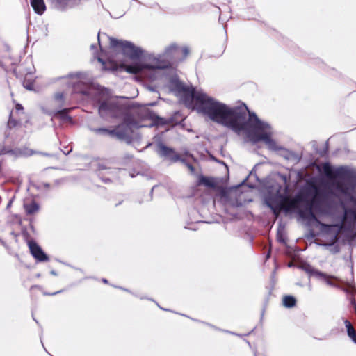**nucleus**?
Wrapping results in <instances>:
<instances>
[{"mask_svg":"<svg viewBox=\"0 0 356 356\" xmlns=\"http://www.w3.org/2000/svg\"><path fill=\"white\" fill-rule=\"evenodd\" d=\"M16 108L19 110V109H22L23 108H22V106L21 104H18L16 105Z\"/></svg>","mask_w":356,"mask_h":356,"instance_id":"nucleus-27","label":"nucleus"},{"mask_svg":"<svg viewBox=\"0 0 356 356\" xmlns=\"http://www.w3.org/2000/svg\"><path fill=\"white\" fill-rule=\"evenodd\" d=\"M305 197L302 194L298 193L294 197L289 196H280L278 212L284 211L286 213L294 210H298L302 202H305Z\"/></svg>","mask_w":356,"mask_h":356,"instance_id":"nucleus-6","label":"nucleus"},{"mask_svg":"<svg viewBox=\"0 0 356 356\" xmlns=\"http://www.w3.org/2000/svg\"><path fill=\"white\" fill-rule=\"evenodd\" d=\"M121 69L124 70L127 72L132 74H138L140 73L143 70H154L156 67L149 64H139L136 63L134 65H127L122 63L120 65Z\"/></svg>","mask_w":356,"mask_h":356,"instance_id":"nucleus-9","label":"nucleus"},{"mask_svg":"<svg viewBox=\"0 0 356 356\" xmlns=\"http://www.w3.org/2000/svg\"><path fill=\"white\" fill-rule=\"evenodd\" d=\"M197 186L204 185L207 187L213 188L216 191V196L220 197V200L224 203H229L232 205H241V202L234 203L232 201V197H236L238 195V188H226L222 186H218L211 177H207L204 175H200L198 178Z\"/></svg>","mask_w":356,"mask_h":356,"instance_id":"nucleus-3","label":"nucleus"},{"mask_svg":"<svg viewBox=\"0 0 356 356\" xmlns=\"http://www.w3.org/2000/svg\"><path fill=\"white\" fill-rule=\"evenodd\" d=\"M70 0H55L57 4H58L60 7H65Z\"/></svg>","mask_w":356,"mask_h":356,"instance_id":"nucleus-22","label":"nucleus"},{"mask_svg":"<svg viewBox=\"0 0 356 356\" xmlns=\"http://www.w3.org/2000/svg\"><path fill=\"white\" fill-rule=\"evenodd\" d=\"M344 323L347 329V334L348 337L351 338L354 343H356V331L355 328L351 323L348 320H345Z\"/></svg>","mask_w":356,"mask_h":356,"instance_id":"nucleus-16","label":"nucleus"},{"mask_svg":"<svg viewBox=\"0 0 356 356\" xmlns=\"http://www.w3.org/2000/svg\"><path fill=\"white\" fill-rule=\"evenodd\" d=\"M95 132L96 134H108L109 136L114 137V134H112V129H106V128H98L95 129Z\"/></svg>","mask_w":356,"mask_h":356,"instance_id":"nucleus-18","label":"nucleus"},{"mask_svg":"<svg viewBox=\"0 0 356 356\" xmlns=\"http://www.w3.org/2000/svg\"><path fill=\"white\" fill-rule=\"evenodd\" d=\"M283 305L287 308H292L296 305L297 300L293 296L286 295L282 298Z\"/></svg>","mask_w":356,"mask_h":356,"instance_id":"nucleus-14","label":"nucleus"},{"mask_svg":"<svg viewBox=\"0 0 356 356\" xmlns=\"http://www.w3.org/2000/svg\"><path fill=\"white\" fill-rule=\"evenodd\" d=\"M122 106L115 102L104 101L99 106V113L102 117L110 116L118 118L122 114Z\"/></svg>","mask_w":356,"mask_h":356,"instance_id":"nucleus-7","label":"nucleus"},{"mask_svg":"<svg viewBox=\"0 0 356 356\" xmlns=\"http://www.w3.org/2000/svg\"><path fill=\"white\" fill-rule=\"evenodd\" d=\"M23 207L27 216L35 215L40 210V204L34 200L24 202Z\"/></svg>","mask_w":356,"mask_h":356,"instance_id":"nucleus-12","label":"nucleus"},{"mask_svg":"<svg viewBox=\"0 0 356 356\" xmlns=\"http://www.w3.org/2000/svg\"><path fill=\"white\" fill-rule=\"evenodd\" d=\"M21 124V122L15 119H13L10 115L8 121V127L10 129L15 128Z\"/></svg>","mask_w":356,"mask_h":356,"instance_id":"nucleus-19","label":"nucleus"},{"mask_svg":"<svg viewBox=\"0 0 356 356\" xmlns=\"http://www.w3.org/2000/svg\"><path fill=\"white\" fill-rule=\"evenodd\" d=\"M99 61L102 63L103 68L106 70L117 71L120 67V65H118L113 61L105 62L102 59L99 58Z\"/></svg>","mask_w":356,"mask_h":356,"instance_id":"nucleus-15","label":"nucleus"},{"mask_svg":"<svg viewBox=\"0 0 356 356\" xmlns=\"http://www.w3.org/2000/svg\"><path fill=\"white\" fill-rule=\"evenodd\" d=\"M56 97H57V99H62L63 98V94H58L56 95Z\"/></svg>","mask_w":356,"mask_h":356,"instance_id":"nucleus-28","label":"nucleus"},{"mask_svg":"<svg viewBox=\"0 0 356 356\" xmlns=\"http://www.w3.org/2000/svg\"><path fill=\"white\" fill-rule=\"evenodd\" d=\"M111 47L115 50L120 51L123 55L131 60H136L142 56V51L136 47L131 42L119 40L115 38H111Z\"/></svg>","mask_w":356,"mask_h":356,"instance_id":"nucleus-5","label":"nucleus"},{"mask_svg":"<svg viewBox=\"0 0 356 356\" xmlns=\"http://www.w3.org/2000/svg\"><path fill=\"white\" fill-rule=\"evenodd\" d=\"M70 110V109L65 108V109H63V110H60V111H58L57 113L59 115H60L62 118H65L67 115V113H68Z\"/></svg>","mask_w":356,"mask_h":356,"instance_id":"nucleus-23","label":"nucleus"},{"mask_svg":"<svg viewBox=\"0 0 356 356\" xmlns=\"http://www.w3.org/2000/svg\"><path fill=\"white\" fill-rule=\"evenodd\" d=\"M323 170L327 177L334 179L333 188L340 195L353 200L356 183L350 172L342 168L334 171L329 163L323 164Z\"/></svg>","mask_w":356,"mask_h":356,"instance_id":"nucleus-2","label":"nucleus"},{"mask_svg":"<svg viewBox=\"0 0 356 356\" xmlns=\"http://www.w3.org/2000/svg\"><path fill=\"white\" fill-rule=\"evenodd\" d=\"M154 122L156 125H165L168 123L167 120L163 118L156 116L154 119Z\"/></svg>","mask_w":356,"mask_h":356,"instance_id":"nucleus-20","label":"nucleus"},{"mask_svg":"<svg viewBox=\"0 0 356 356\" xmlns=\"http://www.w3.org/2000/svg\"><path fill=\"white\" fill-rule=\"evenodd\" d=\"M186 102H195V106L204 115L212 121L230 128L239 134L243 131L261 128V122L254 113L250 112L245 104L229 107L202 92H196L192 87L177 86Z\"/></svg>","mask_w":356,"mask_h":356,"instance_id":"nucleus-1","label":"nucleus"},{"mask_svg":"<svg viewBox=\"0 0 356 356\" xmlns=\"http://www.w3.org/2000/svg\"><path fill=\"white\" fill-rule=\"evenodd\" d=\"M189 168H190L191 170H193V165H189Z\"/></svg>","mask_w":356,"mask_h":356,"instance_id":"nucleus-29","label":"nucleus"},{"mask_svg":"<svg viewBox=\"0 0 356 356\" xmlns=\"http://www.w3.org/2000/svg\"><path fill=\"white\" fill-rule=\"evenodd\" d=\"M31 255L38 261L44 262L49 261L48 256L43 252L39 245L34 241H29L28 243Z\"/></svg>","mask_w":356,"mask_h":356,"instance_id":"nucleus-8","label":"nucleus"},{"mask_svg":"<svg viewBox=\"0 0 356 356\" xmlns=\"http://www.w3.org/2000/svg\"><path fill=\"white\" fill-rule=\"evenodd\" d=\"M159 150L162 156L168 158L172 162H177L181 159V156L173 149L170 148L164 145H160Z\"/></svg>","mask_w":356,"mask_h":356,"instance_id":"nucleus-11","label":"nucleus"},{"mask_svg":"<svg viewBox=\"0 0 356 356\" xmlns=\"http://www.w3.org/2000/svg\"><path fill=\"white\" fill-rule=\"evenodd\" d=\"M268 136L266 134H255L254 136L252 138V140L254 142H258L260 140H266L268 139Z\"/></svg>","mask_w":356,"mask_h":356,"instance_id":"nucleus-17","label":"nucleus"},{"mask_svg":"<svg viewBox=\"0 0 356 356\" xmlns=\"http://www.w3.org/2000/svg\"><path fill=\"white\" fill-rule=\"evenodd\" d=\"M31 5L34 11L38 15L43 14L46 10L44 0H31Z\"/></svg>","mask_w":356,"mask_h":356,"instance_id":"nucleus-13","label":"nucleus"},{"mask_svg":"<svg viewBox=\"0 0 356 356\" xmlns=\"http://www.w3.org/2000/svg\"><path fill=\"white\" fill-rule=\"evenodd\" d=\"M278 209H279V204L277 206L275 207L274 208H273V213L276 217H277L280 213V212H278Z\"/></svg>","mask_w":356,"mask_h":356,"instance_id":"nucleus-25","label":"nucleus"},{"mask_svg":"<svg viewBox=\"0 0 356 356\" xmlns=\"http://www.w3.org/2000/svg\"><path fill=\"white\" fill-rule=\"evenodd\" d=\"M351 305L353 307L354 310L356 313V300L354 298L351 299Z\"/></svg>","mask_w":356,"mask_h":356,"instance_id":"nucleus-26","label":"nucleus"},{"mask_svg":"<svg viewBox=\"0 0 356 356\" xmlns=\"http://www.w3.org/2000/svg\"><path fill=\"white\" fill-rule=\"evenodd\" d=\"M138 127L137 121L130 115H126L123 122L112 129L114 137L120 140L129 139L134 132V129Z\"/></svg>","mask_w":356,"mask_h":356,"instance_id":"nucleus-4","label":"nucleus"},{"mask_svg":"<svg viewBox=\"0 0 356 356\" xmlns=\"http://www.w3.org/2000/svg\"><path fill=\"white\" fill-rule=\"evenodd\" d=\"M181 52H182V54H183V57L186 58L189 54V49L187 47H183L181 49Z\"/></svg>","mask_w":356,"mask_h":356,"instance_id":"nucleus-24","label":"nucleus"},{"mask_svg":"<svg viewBox=\"0 0 356 356\" xmlns=\"http://www.w3.org/2000/svg\"><path fill=\"white\" fill-rule=\"evenodd\" d=\"M313 201L308 202L303 209H299L298 214L304 220L320 223L312 209Z\"/></svg>","mask_w":356,"mask_h":356,"instance_id":"nucleus-10","label":"nucleus"},{"mask_svg":"<svg viewBox=\"0 0 356 356\" xmlns=\"http://www.w3.org/2000/svg\"><path fill=\"white\" fill-rule=\"evenodd\" d=\"M102 281H103L104 283H108V281H107V280H106V279H103V280H102Z\"/></svg>","mask_w":356,"mask_h":356,"instance_id":"nucleus-30","label":"nucleus"},{"mask_svg":"<svg viewBox=\"0 0 356 356\" xmlns=\"http://www.w3.org/2000/svg\"><path fill=\"white\" fill-rule=\"evenodd\" d=\"M24 86L28 90H33L34 87V83L33 81L25 79L23 83Z\"/></svg>","mask_w":356,"mask_h":356,"instance_id":"nucleus-21","label":"nucleus"}]
</instances>
